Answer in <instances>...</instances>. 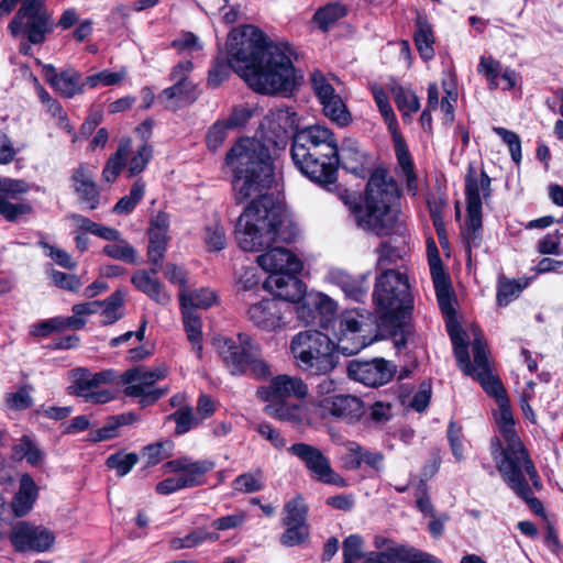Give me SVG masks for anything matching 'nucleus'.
<instances>
[{"label": "nucleus", "instance_id": "nucleus-1", "mask_svg": "<svg viewBox=\"0 0 563 563\" xmlns=\"http://www.w3.org/2000/svg\"><path fill=\"white\" fill-rule=\"evenodd\" d=\"M225 163L234 173L236 202L251 199L235 227L240 249L262 252L256 262L271 275L299 273L301 261L286 247L274 246L277 241L288 240L289 221L283 208L267 194L274 180L268 148L255 139L243 137L228 152Z\"/></svg>", "mask_w": 563, "mask_h": 563}, {"label": "nucleus", "instance_id": "nucleus-2", "mask_svg": "<svg viewBox=\"0 0 563 563\" xmlns=\"http://www.w3.org/2000/svg\"><path fill=\"white\" fill-rule=\"evenodd\" d=\"M287 43L272 42L254 25L231 31L228 40V64L217 60L209 70L208 85L219 87L232 68L255 92L276 95L290 92L298 84Z\"/></svg>", "mask_w": 563, "mask_h": 563}, {"label": "nucleus", "instance_id": "nucleus-3", "mask_svg": "<svg viewBox=\"0 0 563 563\" xmlns=\"http://www.w3.org/2000/svg\"><path fill=\"white\" fill-rule=\"evenodd\" d=\"M291 157L312 181L323 187L336 181L339 144L330 129L314 124L297 130L292 135Z\"/></svg>", "mask_w": 563, "mask_h": 563}, {"label": "nucleus", "instance_id": "nucleus-4", "mask_svg": "<svg viewBox=\"0 0 563 563\" xmlns=\"http://www.w3.org/2000/svg\"><path fill=\"white\" fill-rule=\"evenodd\" d=\"M397 183L384 169H376L367 183L365 196L351 205L356 227L376 236L389 234L396 222L393 202L398 198Z\"/></svg>", "mask_w": 563, "mask_h": 563}, {"label": "nucleus", "instance_id": "nucleus-5", "mask_svg": "<svg viewBox=\"0 0 563 563\" xmlns=\"http://www.w3.org/2000/svg\"><path fill=\"white\" fill-rule=\"evenodd\" d=\"M373 299L383 325L399 328L412 309V296L406 274L385 269L376 277Z\"/></svg>", "mask_w": 563, "mask_h": 563}, {"label": "nucleus", "instance_id": "nucleus-6", "mask_svg": "<svg viewBox=\"0 0 563 563\" xmlns=\"http://www.w3.org/2000/svg\"><path fill=\"white\" fill-rule=\"evenodd\" d=\"M497 426L506 443V446L500 452V459L498 460L495 456L497 470L515 493L526 497L529 495V492L525 473L537 489L541 488L540 477L515 430V422L499 423Z\"/></svg>", "mask_w": 563, "mask_h": 563}, {"label": "nucleus", "instance_id": "nucleus-7", "mask_svg": "<svg viewBox=\"0 0 563 563\" xmlns=\"http://www.w3.org/2000/svg\"><path fill=\"white\" fill-rule=\"evenodd\" d=\"M290 352L297 365L312 375H328L338 365L333 341L317 330L297 333L290 342Z\"/></svg>", "mask_w": 563, "mask_h": 563}, {"label": "nucleus", "instance_id": "nucleus-8", "mask_svg": "<svg viewBox=\"0 0 563 563\" xmlns=\"http://www.w3.org/2000/svg\"><path fill=\"white\" fill-rule=\"evenodd\" d=\"M213 344L231 374H250L255 378H265L271 374L260 346L247 334L239 333L236 339L218 336Z\"/></svg>", "mask_w": 563, "mask_h": 563}, {"label": "nucleus", "instance_id": "nucleus-9", "mask_svg": "<svg viewBox=\"0 0 563 563\" xmlns=\"http://www.w3.org/2000/svg\"><path fill=\"white\" fill-rule=\"evenodd\" d=\"M307 384L297 376L277 375L268 385L261 386L256 395L260 399L268 402L264 412L278 420H295L298 417L299 407L290 405L287 400L290 397L302 399L308 395Z\"/></svg>", "mask_w": 563, "mask_h": 563}, {"label": "nucleus", "instance_id": "nucleus-10", "mask_svg": "<svg viewBox=\"0 0 563 563\" xmlns=\"http://www.w3.org/2000/svg\"><path fill=\"white\" fill-rule=\"evenodd\" d=\"M54 25L44 0H23L8 30L13 37L21 36L31 44H42L53 32Z\"/></svg>", "mask_w": 563, "mask_h": 563}, {"label": "nucleus", "instance_id": "nucleus-11", "mask_svg": "<svg viewBox=\"0 0 563 563\" xmlns=\"http://www.w3.org/2000/svg\"><path fill=\"white\" fill-rule=\"evenodd\" d=\"M490 181L484 170L476 174L474 168H470L465 177L467 220L463 234L468 250L479 244L483 201L490 197Z\"/></svg>", "mask_w": 563, "mask_h": 563}, {"label": "nucleus", "instance_id": "nucleus-12", "mask_svg": "<svg viewBox=\"0 0 563 563\" xmlns=\"http://www.w3.org/2000/svg\"><path fill=\"white\" fill-rule=\"evenodd\" d=\"M367 319L358 310H346L333 325L334 351L344 356L357 354L371 343L364 334Z\"/></svg>", "mask_w": 563, "mask_h": 563}, {"label": "nucleus", "instance_id": "nucleus-13", "mask_svg": "<svg viewBox=\"0 0 563 563\" xmlns=\"http://www.w3.org/2000/svg\"><path fill=\"white\" fill-rule=\"evenodd\" d=\"M166 374L167 369L164 366L130 368L122 374L124 395L140 398L142 406L154 404L166 394L165 389L155 387V384L165 378Z\"/></svg>", "mask_w": 563, "mask_h": 563}, {"label": "nucleus", "instance_id": "nucleus-14", "mask_svg": "<svg viewBox=\"0 0 563 563\" xmlns=\"http://www.w3.org/2000/svg\"><path fill=\"white\" fill-rule=\"evenodd\" d=\"M375 551H369L366 563H443L437 556L408 544H400L384 536H375Z\"/></svg>", "mask_w": 563, "mask_h": 563}, {"label": "nucleus", "instance_id": "nucleus-15", "mask_svg": "<svg viewBox=\"0 0 563 563\" xmlns=\"http://www.w3.org/2000/svg\"><path fill=\"white\" fill-rule=\"evenodd\" d=\"M288 451L305 464L317 481L338 487L347 486L346 481L331 467L329 459L318 448L300 442L292 444Z\"/></svg>", "mask_w": 563, "mask_h": 563}, {"label": "nucleus", "instance_id": "nucleus-16", "mask_svg": "<svg viewBox=\"0 0 563 563\" xmlns=\"http://www.w3.org/2000/svg\"><path fill=\"white\" fill-rule=\"evenodd\" d=\"M311 86L325 117L340 126H346L351 122V114L347 111L342 98L335 92L333 86L329 82L321 71L311 74Z\"/></svg>", "mask_w": 563, "mask_h": 563}, {"label": "nucleus", "instance_id": "nucleus-17", "mask_svg": "<svg viewBox=\"0 0 563 563\" xmlns=\"http://www.w3.org/2000/svg\"><path fill=\"white\" fill-rule=\"evenodd\" d=\"M472 352L474 357L472 372L465 374L476 378L486 390V393L496 398V402H498L501 397H507L500 380L494 376L490 371L489 361L487 357V346L482 333L477 330L474 332Z\"/></svg>", "mask_w": 563, "mask_h": 563}, {"label": "nucleus", "instance_id": "nucleus-18", "mask_svg": "<svg viewBox=\"0 0 563 563\" xmlns=\"http://www.w3.org/2000/svg\"><path fill=\"white\" fill-rule=\"evenodd\" d=\"M364 411V404L358 397L343 394L319 400L317 409L313 410L320 418H332L347 423L358 421Z\"/></svg>", "mask_w": 563, "mask_h": 563}, {"label": "nucleus", "instance_id": "nucleus-19", "mask_svg": "<svg viewBox=\"0 0 563 563\" xmlns=\"http://www.w3.org/2000/svg\"><path fill=\"white\" fill-rule=\"evenodd\" d=\"M30 190V186L22 179L0 177V214L10 222L16 221L20 217L32 212L27 202L12 203Z\"/></svg>", "mask_w": 563, "mask_h": 563}, {"label": "nucleus", "instance_id": "nucleus-20", "mask_svg": "<svg viewBox=\"0 0 563 563\" xmlns=\"http://www.w3.org/2000/svg\"><path fill=\"white\" fill-rule=\"evenodd\" d=\"M288 311H290L288 303L267 298L251 305L247 309V318L258 329L271 332L285 324V316Z\"/></svg>", "mask_w": 563, "mask_h": 563}, {"label": "nucleus", "instance_id": "nucleus-21", "mask_svg": "<svg viewBox=\"0 0 563 563\" xmlns=\"http://www.w3.org/2000/svg\"><path fill=\"white\" fill-rule=\"evenodd\" d=\"M347 374L353 380L366 386L376 387L388 383L393 378L395 366L383 358L372 361L354 360L349 363Z\"/></svg>", "mask_w": 563, "mask_h": 563}, {"label": "nucleus", "instance_id": "nucleus-22", "mask_svg": "<svg viewBox=\"0 0 563 563\" xmlns=\"http://www.w3.org/2000/svg\"><path fill=\"white\" fill-rule=\"evenodd\" d=\"M10 540L18 551L44 552L53 545L55 537L45 528L20 522L12 529Z\"/></svg>", "mask_w": 563, "mask_h": 563}, {"label": "nucleus", "instance_id": "nucleus-23", "mask_svg": "<svg viewBox=\"0 0 563 563\" xmlns=\"http://www.w3.org/2000/svg\"><path fill=\"white\" fill-rule=\"evenodd\" d=\"M42 68L46 81L60 97L70 99L85 91L86 81L76 69L57 71L52 64H44Z\"/></svg>", "mask_w": 563, "mask_h": 563}, {"label": "nucleus", "instance_id": "nucleus-24", "mask_svg": "<svg viewBox=\"0 0 563 563\" xmlns=\"http://www.w3.org/2000/svg\"><path fill=\"white\" fill-rule=\"evenodd\" d=\"M297 273L269 275L264 288L276 298L286 302L296 303L306 294V285L296 277Z\"/></svg>", "mask_w": 563, "mask_h": 563}, {"label": "nucleus", "instance_id": "nucleus-25", "mask_svg": "<svg viewBox=\"0 0 563 563\" xmlns=\"http://www.w3.org/2000/svg\"><path fill=\"white\" fill-rule=\"evenodd\" d=\"M70 180L79 201L90 210L97 209L100 205V192L95 183V168L81 164L73 170Z\"/></svg>", "mask_w": 563, "mask_h": 563}, {"label": "nucleus", "instance_id": "nucleus-26", "mask_svg": "<svg viewBox=\"0 0 563 563\" xmlns=\"http://www.w3.org/2000/svg\"><path fill=\"white\" fill-rule=\"evenodd\" d=\"M169 472L176 473L181 477L183 485L186 488L202 485L205 475L213 470L214 463L210 460L192 461L189 457H180L166 463Z\"/></svg>", "mask_w": 563, "mask_h": 563}, {"label": "nucleus", "instance_id": "nucleus-27", "mask_svg": "<svg viewBox=\"0 0 563 563\" xmlns=\"http://www.w3.org/2000/svg\"><path fill=\"white\" fill-rule=\"evenodd\" d=\"M115 373L111 369L98 373H91L89 369L79 367L73 371L71 394L86 398L91 391H95L102 385L112 383Z\"/></svg>", "mask_w": 563, "mask_h": 563}, {"label": "nucleus", "instance_id": "nucleus-28", "mask_svg": "<svg viewBox=\"0 0 563 563\" xmlns=\"http://www.w3.org/2000/svg\"><path fill=\"white\" fill-rule=\"evenodd\" d=\"M429 265L439 307L444 316L452 317L454 314V308L452 303L453 294L449 277L443 269L441 260L438 255L431 256L429 258Z\"/></svg>", "mask_w": 563, "mask_h": 563}, {"label": "nucleus", "instance_id": "nucleus-29", "mask_svg": "<svg viewBox=\"0 0 563 563\" xmlns=\"http://www.w3.org/2000/svg\"><path fill=\"white\" fill-rule=\"evenodd\" d=\"M156 274L145 269L136 271L132 277L131 283L133 286L145 294L151 300L161 306H167L172 302V296L166 290L165 285L155 277Z\"/></svg>", "mask_w": 563, "mask_h": 563}, {"label": "nucleus", "instance_id": "nucleus-30", "mask_svg": "<svg viewBox=\"0 0 563 563\" xmlns=\"http://www.w3.org/2000/svg\"><path fill=\"white\" fill-rule=\"evenodd\" d=\"M38 497V487L29 474H23L19 481V489L15 493L11 508L15 517L27 515Z\"/></svg>", "mask_w": 563, "mask_h": 563}, {"label": "nucleus", "instance_id": "nucleus-31", "mask_svg": "<svg viewBox=\"0 0 563 563\" xmlns=\"http://www.w3.org/2000/svg\"><path fill=\"white\" fill-rule=\"evenodd\" d=\"M327 280L342 289L345 296L355 301H362L366 296L365 278L354 277L340 268H332L327 274Z\"/></svg>", "mask_w": 563, "mask_h": 563}, {"label": "nucleus", "instance_id": "nucleus-32", "mask_svg": "<svg viewBox=\"0 0 563 563\" xmlns=\"http://www.w3.org/2000/svg\"><path fill=\"white\" fill-rule=\"evenodd\" d=\"M180 309L183 316V324L190 342L192 350L196 352L198 358L202 357V331H201V317L186 303V297L180 296Z\"/></svg>", "mask_w": 563, "mask_h": 563}, {"label": "nucleus", "instance_id": "nucleus-33", "mask_svg": "<svg viewBox=\"0 0 563 563\" xmlns=\"http://www.w3.org/2000/svg\"><path fill=\"white\" fill-rule=\"evenodd\" d=\"M365 163L366 156L361 150L358 142L351 139L345 140L341 150H339V164H341L345 170L356 176H362Z\"/></svg>", "mask_w": 563, "mask_h": 563}, {"label": "nucleus", "instance_id": "nucleus-34", "mask_svg": "<svg viewBox=\"0 0 563 563\" xmlns=\"http://www.w3.org/2000/svg\"><path fill=\"white\" fill-rule=\"evenodd\" d=\"M395 153L397 157L398 165L402 172V175L406 179V187L408 192L412 196L417 195L418 184L417 177L413 170V162L411 159L410 153L405 144V142L400 137L395 139Z\"/></svg>", "mask_w": 563, "mask_h": 563}, {"label": "nucleus", "instance_id": "nucleus-35", "mask_svg": "<svg viewBox=\"0 0 563 563\" xmlns=\"http://www.w3.org/2000/svg\"><path fill=\"white\" fill-rule=\"evenodd\" d=\"M131 140L130 139H123L117 152L111 155L102 170V178L107 183H113L119 174L121 173L122 168L126 165L128 156L131 152Z\"/></svg>", "mask_w": 563, "mask_h": 563}, {"label": "nucleus", "instance_id": "nucleus-36", "mask_svg": "<svg viewBox=\"0 0 563 563\" xmlns=\"http://www.w3.org/2000/svg\"><path fill=\"white\" fill-rule=\"evenodd\" d=\"M415 44L416 47L424 60H430L434 56V36L431 25L427 20L419 18L417 20V29L415 32Z\"/></svg>", "mask_w": 563, "mask_h": 563}, {"label": "nucleus", "instance_id": "nucleus-37", "mask_svg": "<svg viewBox=\"0 0 563 563\" xmlns=\"http://www.w3.org/2000/svg\"><path fill=\"white\" fill-rule=\"evenodd\" d=\"M196 97L194 82H174L173 86L164 89L158 98L166 106H176L180 101L191 102Z\"/></svg>", "mask_w": 563, "mask_h": 563}, {"label": "nucleus", "instance_id": "nucleus-38", "mask_svg": "<svg viewBox=\"0 0 563 563\" xmlns=\"http://www.w3.org/2000/svg\"><path fill=\"white\" fill-rule=\"evenodd\" d=\"M168 240V234L148 233L147 257L152 264L151 272L153 274H157L161 271V264L167 250Z\"/></svg>", "mask_w": 563, "mask_h": 563}, {"label": "nucleus", "instance_id": "nucleus-39", "mask_svg": "<svg viewBox=\"0 0 563 563\" xmlns=\"http://www.w3.org/2000/svg\"><path fill=\"white\" fill-rule=\"evenodd\" d=\"M342 563H355L362 560L366 563L368 552L365 551V540L360 534H350L343 540L342 543Z\"/></svg>", "mask_w": 563, "mask_h": 563}, {"label": "nucleus", "instance_id": "nucleus-40", "mask_svg": "<svg viewBox=\"0 0 563 563\" xmlns=\"http://www.w3.org/2000/svg\"><path fill=\"white\" fill-rule=\"evenodd\" d=\"M314 301L310 305L316 306L318 311V325L328 328L330 321L336 316L338 303L328 295L322 292H313Z\"/></svg>", "mask_w": 563, "mask_h": 563}, {"label": "nucleus", "instance_id": "nucleus-41", "mask_svg": "<svg viewBox=\"0 0 563 563\" xmlns=\"http://www.w3.org/2000/svg\"><path fill=\"white\" fill-rule=\"evenodd\" d=\"M219 536L217 533H211L202 529H197L188 533L184 538H173L169 541V547L172 550H181V549H190L195 548L205 541H217Z\"/></svg>", "mask_w": 563, "mask_h": 563}, {"label": "nucleus", "instance_id": "nucleus-42", "mask_svg": "<svg viewBox=\"0 0 563 563\" xmlns=\"http://www.w3.org/2000/svg\"><path fill=\"white\" fill-rule=\"evenodd\" d=\"M395 103L405 115L417 112L420 109V100L410 89L395 86L391 89Z\"/></svg>", "mask_w": 563, "mask_h": 563}, {"label": "nucleus", "instance_id": "nucleus-43", "mask_svg": "<svg viewBox=\"0 0 563 563\" xmlns=\"http://www.w3.org/2000/svg\"><path fill=\"white\" fill-rule=\"evenodd\" d=\"M102 251L111 258L131 264L136 263L135 249L121 236L118 240H114L111 244H107Z\"/></svg>", "mask_w": 563, "mask_h": 563}, {"label": "nucleus", "instance_id": "nucleus-44", "mask_svg": "<svg viewBox=\"0 0 563 563\" xmlns=\"http://www.w3.org/2000/svg\"><path fill=\"white\" fill-rule=\"evenodd\" d=\"M450 335L454 347V355L460 368L464 373L472 372V363L467 351L465 333L461 330L450 329Z\"/></svg>", "mask_w": 563, "mask_h": 563}, {"label": "nucleus", "instance_id": "nucleus-45", "mask_svg": "<svg viewBox=\"0 0 563 563\" xmlns=\"http://www.w3.org/2000/svg\"><path fill=\"white\" fill-rule=\"evenodd\" d=\"M345 13V8L340 3H329L317 10L313 15V21L321 30L325 31L339 19L344 16Z\"/></svg>", "mask_w": 563, "mask_h": 563}, {"label": "nucleus", "instance_id": "nucleus-46", "mask_svg": "<svg viewBox=\"0 0 563 563\" xmlns=\"http://www.w3.org/2000/svg\"><path fill=\"white\" fill-rule=\"evenodd\" d=\"M152 155L153 150L150 144L144 142L139 145L131 158L126 161L128 177H134L141 174L150 163Z\"/></svg>", "mask_w": 563, "mask_h": 563}, {"label": "nucleus", "instance_id": "nucleus-47", "mask_svg": "<svg viewBox=\"0 0 563 563\" xmlns=\"http://www.w3.org/2000/svg\"><path fill=\"white\" fill-rule=\"evenodd\" d=\"M307 511V505L301 496L292 498L284 507V525H308Z\"/></svg>", "mask_w": 563, "mask_h": 563}, {"label": "nucleus", "instance_id": "nucleus-48", "mask_svg": "<svg viewBox=\"0 0 563 563\" xmlns=\"http://www.w3.org/2000/svg\"><path fill=\"white\" fill-rule=\"evenodd\" d=\"M186 297V303L192 309L202 308L207 309L217 302V294L210 288H200L195 291H188L187 289L179 290L180 296Z\"/></svg>", "mask_w": 563, "mask_h": 563}, {"label": "nucleus", "instance_id": "nucleus-49", "mask_svg": "<svg viewBox=\"0 0 563 563\" xmlns=\"http://www.w3.org/2000/svg\"><path fill=\"white\" fill-rule=\"evenodd\" d=\"M477 71L486 78L489 89L494 90L499 87L498 77L503 71L499 60L492 56H481Z\"/></svg>", "mask_w": 563, "mask_h": 563}, {"label": "nucleus", "instance_id": "nucleus-50", "mask_svg": "<svg viewBox=\"0 0 563 563\" xmlns=\"http://www.w3.org/2000/svg\"><path fill=\"white\" fill-rule=\"evenodd\" d=\"M167 419L173 420L176 423V434H185L191 428L200 424L199 418L195 416L190 406L178 408L175 412L169 415Z\"/></svg>", "mask_w": 563, "mask_h": 563}, {"label": "nucleus", "instance_id": "nucleus-51", "mask_svg": "<svg viewBox=\"0 0 563 563\" xmlns=\"http://www.w3.org/2000/svg\"><path fill=\"white\" fill-rule=\"evenodd\" d=\"M173 443L170 441L156 442L146 445L142 450V459L146 466H154L172 454Z\"/></svg>", "mask_w": 563, "mask_h": 563}, {"label": "nucleus", "instance_id": "nucleus-52", "mask_svg": "<svg viewBox=\"0 0 563 563\" xmlns=\"http://www.w3.org/2000/svg\"><path fill=\"white\" fill-rule=\"evenodd\" d=\"M233 490L242 494H251L263 489L261 472L244 473L239 475L231 484Z\"/></svg>", "mask_w": 563, "mask_h": 563}, {"label": "nucleus", "instance_id": "nucleus-53", "mask_svg": "<svg viewBox=\"0 0 563 563\" xmlns=\"http://www.w3.org/2000/svg\"><path fill=\"white\" fill-rule=\"evenodd\" d=\"M375 103L382 113L389 131L396 132L397 119L395 112L388 101L386 92L380 87H374L372 89Z\"/></svg>", "mask_w": 563, "mask_h": 563}, {"label": "nucleus", "instance_id": "nucleus-54", "mask_svg": "<svg viewBox=\"0 0 563 563\" xmlns=\"http://www.w3.org/2000/svg\"><path fill=\"white\" fill-rule=\"evenodd\" d=\"M123 292L117 290L102 302L104 306L101 311L102 323L112 324L121 318L120 308L123 305Z\"/></svg>", "mask_w": 563, "mask_h": 563}, {"label": "nucleus", "instance_id": "nucleus-55", "mask_svg": "<svg viewBox=\"0 0 563 563\" xmlns=\"http://www.w3.org/2000/svg\"><path fill=\"white\" fill-rule=\"evenodd\" d=\"M139 462V456L136 453H122L118 452L111 454L106 464L109 468L115 470L119 476L126 475L133 466Z\"/></svg>", "mask_w": 563, "mask_h": 563}, {"label": "nucleus", "instance_id": "nucleus-56", "mask_svg": "<svg viewBox=\"0 0 563 563\" xmlns=\"http://www.w3.org/2000/svg\"><path fill=\"white\" fill-rule=\"evenodd\" d=\"M126 75L128 71L125 68H122L119 71L102 70L100 73L88 76L85 81L86 86L89 88H96L99 85L108 87L118 85L123 79H125Z\"/></svg>", "mask_w": 563, "mask_h": 563}, {"label": "nucleus", "instance_id": "nucleus-57", "mask_svg": "<svg viewBox=\"0 0 563 563\" xmlns=\"http://www.w3.org/2000/svg\"><path fill=\"white\" fill-rule=\"evenodd\" d=\"M314 301L313 292L305 294L295 305V311L299 320L305 324H318V311L316 306L310 305Z\"/></svg>", "mask_w": 563, "mask_h": 563}, {"label": "nucleus", "instance_id": "nucleus-58", "mask_svg": "<svg viewBox=\"0 0 563 563\" xmlns=\"http://www.w3.org/2000/svg\"><path fill=\"white\" fill-rule=\"evenodd\" d=\"M527 283L520 284L516 280L500 279L497 290V303L507 306L510 301L518 298Z\"/></svg>", "mask_w": 563, "mask_h": 563}, {"label": "nucleus", "instance_id": "nucleus-59", "mask_svg": "<svg viewBox=\"0 0 563 563\" xmlns=\"http://www.w3.org/2000/svg\"><path fill=\"white\" fill-rule=\"evenodd\" d=\"M203 241L209 251H221L227 245V238L223 228L213 222L205 228Z\"/></svg>", "mask_w": 563, "mask_h": 563}, {"label": "nucleus", "instance_id": "nucleus-60", "mask_svg": "<svg viewBox=\"0 0 563 563\" xmlns=\"http://www.w3.org/2000/svg\"><path fill=\"white\" fill-rule=\"evenodd\" d=\"M493 131L507 144L510 156L516 164L521 162V141L517 133L501 126H494Z\"/></svg>", "mask_w": 563, "mask_h": 563}, {"label": "nucleus", "instance_id": "nucleus-61", "mask_svg": "<svg viewBox=\"0 0 563 563\" xmlns=\"http://www.w3.org/2000/svg\"><path fill=\"white\" fill-rule=\"evenodd\" d=\"M286 531L280 537V543L285 547H295L305 542L309 537L308 525H285Z\"/></svg>", "mask_w": 563, "mask_h": 563}, {"label": "nucleus", "instance_id": "nucleus-62", "mask_svg": "<svg viewBox=\"0 0 563 563\" xmlns=\"http://www.w3.org/2000/svg\"><path fill=\"white\" fill-rule=\"evenodd\" d=\"M346 454L343 457L344 466L349 470H358L363 464L364 449L355 441H346L344 443Z\"/></svg>", "mask_w": 563, "mask_h": 563}, {"label": "nucleus", "instance_id": "nucleus-63", "mask_svg": "<svg viewBox=\"0 0 563 563\" xmlns=\"http://www.w3.org/2000/svg\"><path fill=\"white\" fill-rule=\"evenodd\" d=\"M5 405L12 410H24L33 405V399L26 387L5 395Z\"/></svg>", "mask_w": 563, "mask_h": 563}, {"label": "nucleus", "instance_id": "nucleus-64", "mask_svg": "<svg viewBox=\"0 0 563 563\" xmlns=\"http://www.w3.org/2000/svg\"><path fill=\"white\" fill-rule=\"evenodd\" d=\"M38 245L46 251L47 256H49L57 265L67 269H74L76 267V263L66 251L51 245L43 240L38 242Z\"/></svg>", "mask_w": 563, "mask_h": 563}]
</instances>
